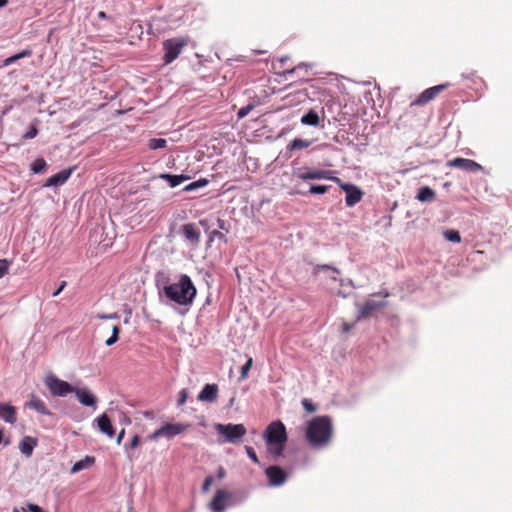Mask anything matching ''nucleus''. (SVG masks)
I'll return each mask as SVG.
<instances>
[{
	"label": "nucleus",
	"instance_id": "864d4df0",
	"mask_svg": "<svg viewBox=\"0 0 512 512\" xmlns=\"http://www.w3.org/2000/svg\"><path fill=\"white\" fill-rule=\"evenodd\" d=\"M125 434V430L122 429L117 436V443L120 444Z\"/></svg>",
	"mask_w": 512,
	"mask_h": 512
},
{
	"label": "nucleus",
	"instance_id": "c03bdc74",
	"mask_svg": "<svg viewBox=\"0 0 512 512\" xmlns=\"http://www.w3.org/2000/svg\"><path fill=\"white\" fill-rule=\"evenodd\" d=\"M210 238L211 240L214 238L224 239V235L218 230H213L210 234Z\"/></svg>",
	"mask_w": 512,
	"mask_h": 512
},
{
	"label": "nucleus",
	"instance_id": "cd10ccee",
	"mask_svg": "<svg viewBox=\"0 0 512 512\" xmlns=\"http://www.w3.org/2000/svg\"><path fill=\"white\" fill-rule=\"evenodd\" d=\"M311 143L312 142L310 140L295 138L289 143L288 148L290 150H300L308 148L311 145Z\"/></svg>",
	"mask_w": 512,
	"mask_h": 512
},
{
	"label": "nucleus",
	"instance_id": "13d9d810",
	"mask_svg": "<svg viewBox=\"0 0 512 512\" xmlns=\"http://www.w3.org/2000/svg\"><path fill=\"white\" fill-rule=\"evenodd\" d=\"M32 512H44V511L42 510L41 507L37 506V507H33Z\"/></svg>",
	"mask_w": 512,
	"mask_h": 512
},
{
	"label": "nucleus",
	"instance_id": "9d476101",
	"mask_svg": "<svg viewBox=\"0 0 512 512\" xmlns=\"http://www.w3.org/2000/svg\"><path fill=\"white\" fill-rule=\"evenodd\" d=\"M449 86L448 83L436 85L423 91L418 98L413 101V105H424L434 99L440 92L445 90Z\"/></svg>",
	"mask_w": 512,
	"mask_h": 512
},
{
	"label": "nucleus",
	"instance_id": "e433bc0d",
	"mask_svg": "<svg viewBox=\"0 0 512 512\" xmlns=\"http://www.w3.org/2000/svg\"><path fill=\"white\" fill-rule=\"evenodd\" d=\"M302 406L309 413L315 412L317 409L316 406L311 402V400H309L307 398H304L302 400Z\"/></svg>",
	"mask_w": 512,
	"mask_h": 512
},
{
	"label": "nucleus",
	"instance_id": "5701e85b",
	"mask_svg": "<svg viewBox=\"0 0 512 512\" xmlns=\"http://www.w3.org/2000/svg\"><path fill=\"white\" fill-rule=\"evenodd\" d=\"M159 178L164 179L168 182L171 188L177 187L181 183L187 181L189 176L186 175H172V174H160Z\"/></svg>",
	"mask_w": 512,
	"mask_h": 512
},
{
	"label": "nucleus",
	"instance_id": "4c0bfd02",
	"mask_svg": "<svg viewBox=\"0 0 512 512\" xmlns=\"http://www.w3.org/2000/svg\"><path fill=\"white\" fill-rule=\"evenodd\" d=\"M321 270H331L334 274H340L339 269L332 267L330 265H327V264L318 265L315 267V273H317Z\"/></svg>",
	"mask_w": 512,
	"mask_h": 512
},
{
	"label": "nucleus",
	"instance_id": "0e129e2a",
	"mask_svg": "<svg viewBox=\"0 0 512 512\" xmlns=\"http://www.w3.org/2000/svg\"><path fill=\"white\" fill-rule=\"evenodd\" d=\"M13 512H19L18 509H14Z\"/></svg>",
	"mask_w": 512,
	"mask_h": 512
},
{
	"label": "nucleus",
	"instance_id": "f3484780",
	"mask_svg": "<svg viewBox=\"0 0 512 512\" xmlns=\"http://www.w3.org/2000/svg\"><path fill=\"white\" fill-rule=\"evenodd\" d=\"M385 304V302L367 301L359 308L356 320L360 321L361 319L369 317L374 311L384 307Z\"/></svg>",
	"mask_w": 512,
	"mask_h": 512
},
{
	"label": "nucleus",
	"instance_id": "2f4dec72",
	"mask_svg": "<svg viewBox=\"0 0 512 512\" xmlns=\"http://www.w3.org/2000/svg\"><path fill=\"white\" fill-rule=\"evenodd\" d=\"M444 237L446 240L454 243H459L461 241L460 233L456 230H446L444 232Z\"/></svg>",
	"mask_w": 512,
	"mask_h": 512
},
{
	"label": "nucleus",
	"instance_id": "4be33fe9",
	"mask_svg": "<svg viewBox=\"0 0 512 512\" xmlns=\"http://www.w3.org/2000/svg\"><path fill=\"white\" fill-rule=\"evenodd\" d=\"M97 423L100 431L109 437L114 436V429L112 427L110 419L106 414H103L97 418Z\"/></svg>",
	"mask_w": 512,
	"mask_h": 512
},
{
	"label": "nucleus",
	"instance_id": "72a5a7b5",
	"mask_svg": "<svg viewBox=\"0 0 512 512\" xmlns=\"http://www.w3.org/2000/svg\"><path fill=\"white\" fill-rule=\"evenodd\" d=\"M329 186L326 185H310L309 193L311 194H324L328 191Z\"/></svg>",
	"mask_w": 512,
	"mask_h": 512
},
{
	"label": "nucleus",
	"instance_id": "6e6552de",
	"mask_svg": "<svg viewBox=\"0 0 512 512\" xmlns=\"http://www.w3.org/2000/svg\"><path fill=\"white\" fill-rule=\"evenodd\" d=\"M333 174L334 172L330 170L315 169L302 171L298 173L297 177L303 181L327 179L340 183V179Z\"/></svg>",
	"mask_w": 512,
	"mask_h": 512
},
{
	"label": "nucleus",
	"instance_id": "c85d7f7f",
	"mask_svg": "<svg viewBox=\"0 0 512 512\" xmlns=\"http://www.w3.org/2000/svg\"><path fill=\"white\" fill-rule=\"evenodd\" d=\"M47 167V163L43 158H37L32 164H31V170L35 174H40L45 171Z\"/></svg>",
	"mask_w": 512,
	"mask_h": 512
},
{
	"label": "nucleus",
	"instance_id": "dca6fc26",
	"mask_svg": "<svg viewBox=\"0 0 512 512\" xmlns=\"http://www.w3.org/2000/svg\"><path fill=\"white\" fill-rule=\"evenodd\" d=\"M218 398V386L216 384H206L198 394V400L201 402L213 403Z\"/></svg>",
	"mask_w": 512,
	"mask_h": 512
},
{
	"label": "nucleus",
	"instance_id": "680f3d73",
	"mask_svg": "<svg viewBox=\"0 0 512 512\" xmlns=\"http://www.w3.org/2000/svg\"><path fill=\"white\" fill-rule=\"evenodd\" d=\"M338 294L341 295L342 297H346V295L343 294L341 291H339Z\"/></svg>",
	"mask_w": 512,
	"mask_h": 512
},
{
	"label": "nucleus",
	"instance_id": "ddd939ff",
	"mask_svg": "<svg viewBox=\"0 0 512 512\" xmlns=\"http://www.w3.org/2000/svg\"><path fill=\"white\" fill-rule=\"evenodd\" d=\"M230 498V494L224 490H218L209 504V508L212 512H224L227 507V500Z\"/></svg>",
	"mask_w": 512,
	"mask_h": 512
},
{
	"label": "nucleus",
	"instance_id": "37998d69",
	"mask_svg": "<svg viewBox=\"0 0 512 512\" xmlns=\"http://www.w3.org/2000/svg\"><path fill=\"white\" fill-rule=\"evenodd\" d=\"M100 319H118L119 316L117 313L112 314H101L98 316Z\"/></svg>",
	"mask_w": 512,
	"mask_h": 512
},
{
	"label": "nucleus",
	"instance_id": "6ab92c4d",
	"mask_svg": "<svg viewBox=\"0 0 512 512\" xmlns=\"http://www.w3.org/2000/svg\"><path fill=\"white\" fill-rule=\"evenodd\" d=\"M0 418L9 424H14L17 420L15 407L10 404L0 403Z\"/></svg>",
	"mask_w": 512,
	"mask_h": 512
},
{
	"label": "nucleus",
	"instance_id": "f704fd0d",
	"mask_svg": "<svg viewBox=\"0 0 512 512\" xmlns=\"http://www.w3.org/2000/svg\"><path fill=\"white\" fill-rule=\"evenodd\" d=\"M10 265V260L0 259V279L3 278L8 273Z\"/></svg>",
	"mask_w": 512,
	"mask_h": 512
},
{
	"label": "nucleus",
	"instance_id": "b1692460",
	"mask_svg": "<svg viewBox=\"0 0 512 512\" xmlns=\"http://www.w3.org/2000/svg\"><path fill=\"white\" fill-rule=\"evenodd\" d=\"M301 124L307 126H318L320 122V117L314 109L309 110L306 114L301 117Z\"/></svg>",
	"mask_w": 512,
	"mask_h": 512
},
{
	"label": "nucleus",
	"instance_id": "5fc2aeb1",
	"mask_svg": "<svg viewBox=\"0 0 512 512\" xmlns=\"http://www.w3.org/2000/svg\"><path fill=\"white\" fill-rule=\"evenodd\" d=\"M352 327H353V325H350L348 323H344L343 324V331L344 332H348Z\"/></svg>",
	"mask_w": 512,
	"mask_h": 512
},
{
	"label": "nucleus",
	"instance_id": "a878e982",
	"mask_svg": "<svg viewBox=\"0 0 512 512\" xmlns=\"http://www.w3.org/2000/svg\"><path fill=\"white\" fill-rule=\"evenodd\" d=\"M94 463V457L86 456L84 459L77 461L71 468V473L75 474L84 469L89 468Z\"/></svg>",
	"mask_w": 512,
	"mask_h": 512
},
{
	"label": "nucleus",
	"instance_id": "c9c22d12",
	"mask_svg": "<svg viewBox=\"0 0 512 512\" xmlns=\"http://www.w3.org/2000/svg\"><path fill=\"white\" fill-rule=\"evenodd\" d=\"M252 109H253V105H251V104H248V105H246V106H244V107L240 108V109L238 110V112H237V117H238L239 119H242V118L246 117V116L250 113V111H251Z\"/></svg>",
	"mask_w": 512,
	"mask_h": 512
},
{
	"label": "nucleus",
	"instance_id": "79ce46f5",
	"mask_svg": "<svg viewBox=\"0 0 512 512\" xmlns=\"http://www.w3.org/2000/svg\"><path fill=\"white\" fill-rule=\"evenodd\" d=\"M212 483H213V477L207 476L205 478L203 486H202L203 492H207L209 490L210 486L212 485Z\"/></svg>",
	"mask_w": 512,
	"mask_h": 512
},
{
	"label": "nucleus",
	"instance_id": "58836bf2",
	"mask_svg": "<svg viewBox=\"0 0 512 512\" xmlns=\"http://www.w3.org/2000/svg\"><path fill=\"white\" fill-rule=\"evenodd\" d=\"M38 134V130L35 126H31L29 130L23 135V139L28 140L36 137Z\"/></svg>",
	"mask_w": 512,
	"mask_h": 512
},
{
	"label": "nucleus",
	"instance_id": "20e7f679",
	"mask_svg": "<svg viewBox=\"0 0 512 512\" xmlns=\"http://www.w3.org/2000/svg\"><path fill=\"white\" fill-rule=\"evenodd\" d=\"M188 44V39L184 37H175L167 39L163 42L165 64L172 63L182 52L183 48Z\"/></svg>",
	"mask_w": 512,
	"mask_h": 512
},
{
	"label": "nucleus",
	"instance_id": "4d7b16f0",
	"mask_svg": "<svg viewBox=\"0 0 512 512\" xmlns=\"http://www.w3.org/2000/svg\"><path fill=\"white\" fill-rule=\"evenodd\" d=\"M218 226H219V228L224 229V221L221 219H218Z\"/></svg>",
	"mask_w": 512,
	"mask_h": 512
},
{
	"label": "nucleus",
	"instance_id": "49530a36",
	"mask_svg": "<svg viewBox=\"0 0 512 512\" xmlns=\"http://www.w3.org/2000/svg\"><path fill=\"white\" fill-rule=\"evenodd\" d=\"M302 66H306L304 63H301L299 64L297 67H294L292 69H289L287 71L284 72V75L287 76V75H291L293 74L297 69L301 68Z\"/></svg>",
	"mask_w": 512,
	"mask_h": 512
},
{
	"label": "nucleus",
	"instance_id": "3c124183",
	"mask_svg": "<svg viewBox=\"0 0 512 512\" xmlns=\"http://www.w3.org/2000/svg\"><path fill=\"white\" fill-rule=\"evenodd\" d=\"M119 332H120V328L119 326H114L112 328V336L116 339H119Z\"/></svg>",
	"mask_w": 512,
	"mask_h": 512
},
{
	"label": "nucleus",
	"instance_id": "473e14b6",
	"mask_svg": "<svg viewBox=\"0 0 512 512\" xmlns=\"http://www.w3.org/2000/svg\"><path fill=\"white\" fill-rule=\"evenodd\" d=\"M252 365H253V359L251 357H249L248 360L246 361V363L241 368V374H240L241 380H244L248 377V372L251 369Z\"/></svg>",
	"mask_w": 512,
	"mask_h": 512
},
{
	"label": "nucleus",
	"instance_id": "2eb2a0df",
	"mask_svg": "<svg viewBox=\"0 0 512 512\" xmlns=\"http://www.w3.org/2000/svg\"><path fill=\"white\" fill-rule=\"evenodd\" d=\"M78 401L86 407H95L97 399L88 388H73Z\"/></svg>",
	"mask_w": 512,
	"mask_h": 512
},
{
	"label": "nucleus",
	"instance_id": "f8f14e48",
	"mask_svg": "<svg viewBox=\"0 0 512 512\" xmlns=\"http://www.w3.org/2000/svg\"><path fill=\"white\" fill-rule=\"evenodd\" d=\"M447 166L459 168L468 172H477L482 170V166L477 162L466 158H455L447 163Z\"/></svg>",
	"mask_w": 512,
	"mask_h": 512
},
{
	"label": "nucleus",
	"instance_id": "9b49d317",
	"mask_svg": "<svg viewBox=\"0 0 512 512\" xmlns=\"http://www.w3.org/2000/svg\"><path fill=\"white\" fill-rule=\"evenodd\" d=\"M270 486H281L286 482L287 474L278 466H270L265 470Z\"/></svg>",
	"mask_w": 512,
	"mask_h": 512
},
{
	"label": "nucleus",
	"instance_id": "e2e57ef3",
	"mask_svg": "<svg viewBox=\"0 0 512 512\" xmlns=\"http://www.w3.org/2000/svg\"><path fill=\"white\" fill-rule=\"evenodd\" d=\"M348 284L351 285V286L353 285L351 280L348 281Z\"/></svg>",
	"mask_w": 512,
	"mask_h": 512
},
{
	"label": "nucleus",
	"instance_id": "f03ea898",
	"mask_svg": "<svg viewBox=\"0 0 512 512\" xmlns=\"http://www.w3.org/2000/svg\"><path fill=\"white\" fill-rule=\"evenodd\" d=\"M162 292L170 301L180 306H191L197 290L191 278L186 274H181L177 282L165 284Z\"/></svg>",
	"mask_w": 512,
	"mask_h": 512
},
{
	"label": "nucleus",
	"instance_id": "7ed1b4c3",
	"mask_svg": "<svg viewBox=\"0 0 512 512\" xmlns=\"http://www.w3.org/2000/svg\"><path fill=\"white\" fill-rule=\"evenodd\" d=\"M264 439L268 445L269 452L276 457L280 456L287 440L284 424L281 421L270 423L264 432Z\"/></svg>",
	"mask_w": 512,
	"mask_h": 512
},
{
	"label": "nucleus",
	"instance_id": "39448f33",
	"mask_svg": "<svg viewBox=\"0 0 512 512\" xmlns=\"http://www.w3.org/2000/svg\"><path fill=\"white\" fill-rule=\"evenodd\" d=\"M216 431L224 437L223 442L238 443L246 434V428L243 424H216Z\"/></svg>",
	"mask_w": 512,
	"mask_h": 512
},
{
	"label": "nucleus",
	"instance_id": "ea45409f",
	"mask_svg": "<svg viewBox=\"0 0 512 512\" xmlns=\"http://www.w3.org/2000/svg\"><path fill=\"white\" fill-rule=\"evenodd\" d=\"M188 396H189L188 390L187 389H182L179 392L178 405L179 406L184 405L185 402L187 401Z\"/></svg>",
	"mask_w": 512,
	"mask_h": 512
},
{
	"label": "nucleus",
	"instance_id": "393cba45",
	"mask_svg": "<svg viewBox=\"0 0 512 512\" xmlns=\"http://www.w3.org/2000/svg\"><path fill=\"white\" fill-rule=\"evenodd\" d=\"M435 191L428 186L419 189L416 199L420 202H432L435 199Z\"/></svg>",
	"mask_w": 512,
	"mask_h": 512
},
{
	"label": "nucleus",
	"instance_id": "7c9ffc66",
	"mask_svg": "<svg viewBox=\"0 0 512 512\" xmlns=\"http://www.w3.org/2000/svg\"><path fill=\"white\" fill-rule=\"evenodd\" d=\"M167 145V141L163 138H152L149 140L148 147L151 150H157L165 148Z\"/></svg>",
	"mask_w": 512,
	"mask_h": 512
},
{
	"label": "nucleus",
	"instance_id": "6e6d98bb",
	"mask_svg": "<svg viewBox=\"0 0 512 512\" xmlns=\"http://www.w3.org/2000/svg\"><path fill=\"white\" fill-rule=\"evenodd\" d=\"M330 278L333 281H339L340 285H342V286L344 285V280L338 279L335 275L331 276Z\"/></svg>",
	"mask_w": 512,
	"mask_h": 512
},
{
	"label": "nucleus",
	"instance_id": "8fccbe9b",
	"mask_svg": "<svg viewBox=\"0 0 512 512\" xmlns=\"http://www.w3.org/2000/svg\"><path fill=\"white\" fill-rule=\"evenodd\" d=\"M37 506H38V505H36V504L28 503V504L26 505V507H23V508H22V510H23V512H32L33 507H37Z\"/></svg>",
	"mask_w": 512,
	"mask_h": 512
},
{
	"label": "nucleus",
	"instance_id": "de8ad7c7",
	"mask_svg": "<svg viewBox=\"0 0 512 512\" xmlns=\"http://www.w3.org/2000/svg\"><path fill=\"white\" fill-rule=\"evenodd\" d=\"M138 444H139V437L137 435H135L130 442V448H132V449L136 448L138 446Z\"/></svg>",
	"mask_w": 512,
	"mask_h": 512
},
{
	"label": "nucleus",
	"instance_id": "1a4fd4ad",
	"mask_svg": "<svg viewBox=\"0 0 512 512\" xmlns=\"http://www.w3.org/2000/svg\"><path fill=\"white\" fill-rule=\"evenodd\" d=\"M338 184L346 193V206L353 207L355 204L361 201L363 193L357 186L349 183H342L341 181Z\"/></svg>",
	"mask_w": 512,
	"mask_h": 512
},
{
	"label": "nucleus",
	"instance_id": "603ef678",
	"mask_svg": "<svg viewBox=\"0 0 512 512\" xmlns=\"http://www.w3.org/2000/svg\"><path fill=\"white\" fill-rule=\"evenodd\" d=\"M118 341V339L114 338L112 335L106 340L107 346H112Z\"/></svg>",
	"mask_w": 512,
	"mask_h": 512
},
{
	"label": "nucleus",
	"instance_id": "09e8293b",
	"mask_svg": "<svg viewBox=\"0 0 512 512\" xmlns=\"http://www.w3.org/2000/svg\"><path fill=\"white\" fill-rule=\"evenodd\" d=\"M226 475V472L222 466H220L217 470V476L219 479H223Z\"/></svg>",
	"mask_w": 512,
	"mask_h": 512
},
{
	"label": "nucleus",
	"instance_id": "c756f323",
	"mask_svg": "<svg viewBox=\"0 0 512 512\" xmlns=\"http://www.w3.org/2000/svg\"><path fill=\"white\" fill-rule=\"evenodd\" d=\"M208 184V180L205 178H201L197 181L191 182L184 187V191L191 192L197 190L199 188L205 187Z\"/></svg>",
	"mask_w": 512,
	"mask_h": 512
},
{
	"label": "nucleus",
	"instance_id": "a19ab883",
	"mask_svg": "<svg viewBox=\"0 0 512 512\" xmlns=\"http://www.w3.org/2000/svg\"><path fill=\"white\" fill-rule=\"evenodd\" d=\"M246 453L248 457L256 464H259V459L252 447L246 446L245 447Z\"/></svg>",
	"mask_w": 512,
	"mask_h": 512
},
{
	"label": "nucleus",
	"instance_id": "423d86ee",
	"mask_svg": "<svg viewBox=\"0 0 512 512\" xmlns=\"http://www.w3.org/2000/svg\"><path fill=\"white\" fill-rule=\"evenodd\" d=\"M44 383L53 396L64 397L73 392V388L68 382L57 378L54 374L45 377Z\"/></svg>",
	"mask_w": 512,
	"mask_h": 512
},
{
	"label": "nucleus",
	"instance_id": "0eeeda50",
	"mask_svg": "<svg viewBox=\"0 0 512 512\" xmlns=\"http://www.w3.org/2000/svg\"><path fill=\"white\" fill-rule=\"evenodd\" d=\"M188 425L183 423H167L155 430L147 438L148 440H157L160 437L172 438L176 435L181 434L187 429Z\"/></svg>",
	"mask_w": 512,
	"mask_h": 512
},
{
	"label": "nucleus",
	"instance_id": "a18cd8bd",
	"mask_svg": "<svg viewBox=\"0 0 512 512\" xmlns=\"http://www.w3.org/2000/svg\"><path fill=\"white\" fill-rule=\"evenodd\" d=\"M66 285H67L66 281H62L60 286L57 288V290L55 292H53L52 296L53 297L58 296L62 292V290L66 287Z\"/></svg>",
	"mask_w": 512,
	"mask_h": 512
},
{
	"label": "nucleus",
	"instance_id": "bb28decb",
	"mask_svg": "<svg viewBox=\"0 0 512 512\" xmlns=\"http://www.w3.org/2000/svg\"><path fill=\"white\" fill-rule=\"evenodd\" d=\"M32 55V51L30 49H25L11 57H8L4 60L3 62V66H9L13 63H15L16 61L22 59V58H25V57H30Z\"/></svg>",
	"mask_w": 512,
	"mask_h": 512
},
{
	"label": "nucleus",
	"instance_id": "bf43d9fd",
	"mask_svg": "<svg viewBox=\"0 0 512 512\" xmlns=\"http://www.w3.org/2000/svg\"><path fill=\"white\" fill-rule=\"evenodd\" d=\"M8 3V0H0V8L5 6Z\"/></svg>",
	"mask_w": 512,
	"mask_h": 512
},
{
	"label": "nucleus",
	"instance_id": "4468645a",
	"mask_svg": "<svg viewBox=\"0 0 512 512\" xmlns=\"http://www.w3.org/2000/svg\"><path fill=\"white\" fill-rule=\"evenodd\" d=\"M182 234L185 241L193 246H197L200 241V231L193 223H187L182 226Z\"/></svg>",
	"mask_w": 512,
	"mask_h": 512
},
{
	"label": "nucleus",
	"instance_id": "a211bd4d",
	"mask_svg": "<svg viewBox=\"0 0 512 512\" xmlns=\"http://www.w3.org/2000/svg\"><path fill=\"white\" fill-rule=\"evenodd\" d=\"M72 169H63L60 172L54 174L50 178L47 179L45 186L46 187H58L63 185L71 176Z\"/></svg>",
	"mask_w": 512,
	"mask_h": 512
},
{
	"label": "nucleus",
	"instance_id": "052dcab7",
	"mask_svg": "<svg viewBox=\"0 0 512 512\" xmlns=\"http://www.w3.org/2000/svg\"><path fill=\"white\" fill-rule=\"evenodd\" d=\"M99 17L104 18L105 17V13L104 12H99Z\"/></svg>",
	"mask_w": 512,
	"mask_h": 512
},
{
	"label": "nucleus",
	"instance_id": "412c9836",
	"mask_svg": "<svg viewBox=\"0 0 512 512\" xmlns=\"http://www.w3.org/2000/svg\"><path fill=\"white\" fill-rule=\"evenodd\" d=\"M36 445H37L36 439H34L30 436H25L24 438H22V440L19 443V450L26 457H30L32 455L33 449L35 448Z\"/></svg>",
	"mask_w": 512,
	"mask_h": 512
},
{
	"label": "nucleus",
	"instance_id": "aec40b11",
	"mask_svg": "<svg viewBox=\"0 0 512 512\" xmlns=\"http://www.w3.org/2000/svg\"><path fill=\"white\" fill-rule=\"evenodd\" d=\"M26 406L42 415H50V411L47 409L45 403L33 394L30 396V400L26 403Z\"/></svg>",
	"mask_w": 512,
	"mask_h": 512
},
{
	"label": "nucleus",
	"instance_id": "f257e3e1",
	"mask_svg": "<svg viewBox=\"0 0 512 512\" xmlns=\"http://www.w3.org/2000/svg\"><path fill=\"white\" fill-rule=\"evenodd\" d=\"M332 436L333 425L329 416H316L308 422L305 437L312 448L323 449L327 447Z\"/></svg>",
	"mask_w": 512,
	"mask_h": 512
}]
</instances>
